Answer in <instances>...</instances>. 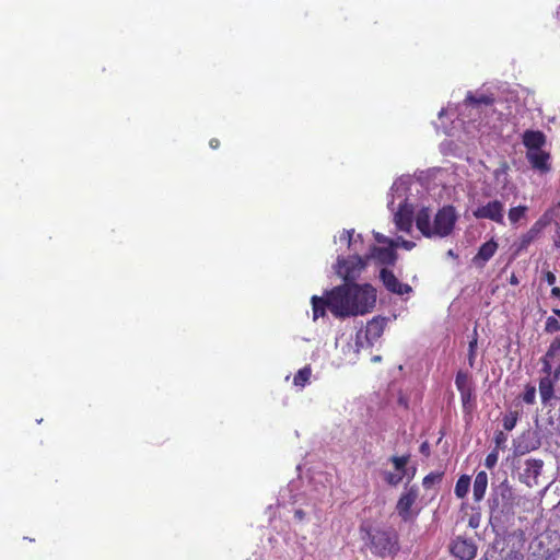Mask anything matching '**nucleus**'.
Wrapping results in <instances>:
<instances>
[{
    "instance_id": "nucleus-19",
    "label": "nucleus",
    "mask_w": 560,
    "mask_h": 560,
    "mask_svg": "<svg viewBox=\"0 0 560 560\" xmlns=\"http://www.w3.org/2000/svg\"><path fill=\"white\" fill-rule=\"evenodd\" d=\"M417 229L427 237H431V213L428 208H422L418 211L416 217Z\"/></svg>"
},
{
    "instance_id": "nucleus-11",
    "label": "nucleus",
    "mask_w": 560,
    "mask_h": 560,
    "mask_svg": "<svg viewBox=\"0 0 560 560\" xmlns=\"http://www.w3.org/2000/svg\"><path fill=\"white\" fill-rule=\"evenodd\" d=\"M332 296L334 289L327 292L326 298H319L314 295L312 298V307H313V319L316 320L319 317L325 316L326 308H328L335 317H340L341 315L336 313L332 306Z\"/></svg>"
},
{
    "instance_id": "nucleus-17",
    "label": "nucleus",
    "mask_w": 560,
    "mask_h": 560,
    "mask_svg": "<svg viewBox=\"0 0 560 560\" xmlns=\"http://www.w3.org/2000/svg\"><path fill=\"white\" fill-rule=\"evenodd\" d=\"M544 231L534 223L528 231L523 233L515 243L516 253L524 252L528 246L538 240Z\"/></svg>"
},
{
    "instance_id": "nucleus-47",
    "label": "nucleus",
    "mask_w": 560,
    "mask_h": 560,
    "mask_svg": "<svg viewBox=\"0 0 560 560\" xmlns=\"http://www.w3.org/2000/svg\"><path fill=\"white\" fill-rule=\"evenodd\" d=\"M209 145H210L211 149H218L220 147V140L217 139V138H212L209 141Z\"/></svg>"
},
{
    "instance_id": "nucleus-41",
    "label": "nucleus",
    "mask_w": 560,
    "mask_h": 560,
    "mask_svg": "<svg viewBox=\"0 0 560 560\" xmlns=\"http://www.w3.org/2000/svg\"><path fill=\"white\" fill-rule=\"evenodd\" d=\"M459 394H460V400H462L463 407L466 408L470 404V401L474 397V388L462 390V392H459Z\"/></svg>"
},
{
    "instance_id": "nucleus-44",
    "label": "nucleus",
    "mask_w": 560,
    "mask_h": 560,
    "mask_svg": "<svg viewBox=\"0 0 560 560\" xmlns=\"http://www.w3.org/2000/svg\"><path fill=\"white\" fill-rule=\"evenodd\" d=\"M544 279L549 285H553L556 283V275L550 270H544L542 271Z\"/></svg>"
},
{
    "instance_id": "nucleus-43",
    "label": "nucleus",
    "mask_w": 560,
    "mask_h": 560,
    "mask_svg": "<svg viewBox=\"0 0 560 560\" xmlns=\"http://www.w3.org/2000/svg\"><path fill=\"white\" fill-rule=\"evenodd\" d=\"M552 246L556 249H560V224H557L555 228V233L552 235Z\"/></svg>"
},
{
    "instance_id": "nucleus-49",
    "label": "nucleus",
    "mask_w": 560,
    "mask_h": 560,
    "mask_svg": "<svg viewBox=\"0 0 560 560\" xmlns=\"http://www.w3.org/2000/svg\"><path fill=\"white\" fill-rule=\"evenodd\" d=\"M509 282H510V284H512V285H517V284L520 283L518 278L516 277V275H515V273H512V275H511V277H510V279H509Z\"/></svg>"
},
{
    "instance_id": "nucleus-51",
    "label": "nucleus",
    "mask_w": 560,
    "mask_h": 560,
    "mask_svg": "<svg viewBox=\"0 0 560 560\" xmlns=\"http://www.w3.org/2000/svg\"><path fill=\"white\" fill-rule=\"evenodd\" d=\"M402 246H404L406 249H411V248L415 246V243L409 242V241H404V242H402Z\"/></svg>"
},
{
    "instance_id": "nucleus-48",
    "label": "nucleus",
    "mask_w": 560,
    "mask_h": 560,
    "mask_svg": "<svg viewBox=\"0 0 560 560\" xmlns=\"http://www.w3.org/2000/svg\"><path fill=\"white\" fill-rule=\"evenodd\" d=\"M550 294L552 298L560 299V288L559 287H552Z\"/></svg>"
},
{
    "instance_id": "nucleus-7",
    "label": "nucleus",
    "mask_w": 560,
    "mask_h": 560,
    "mask_svg": "<svg viewBox=\"0 0 560 560\" xmlns=\"http://www.w3.org/2000/svg\"><path fill=\"white\" fill-rule=\"evenodd\" d=\"M512 506V490L509 486L501 485L489 499L491 514L501 515Z\"/></svg>"
},
{
    "instance_id": "nucleus-55",
    "label": "nucleus",
    "mask_w": 560,
    "mask_h": 560,
    "mask_svg": "<svg viewBox=\"0 0 560 560\" xmlns=\"http://www.w3.org/2000/svg\"><path fill=\"white\" fill-rule=\"evenodd\" d=\"M380 360H381V358H380V357H375V358H374V361H380Z\"/></svg>"
},
{
    "instance_id": "nucleus-12",
    "label": "nucleus",
    "mask_w": 560,
    "mask_h": 560,
    "mask_svg": "<svg viewBox=\"0 0 560 560\" xmlns=\"http://www.w3.org/2000/svg\"><path fill=\"white\" fill-rule=\"evenodd\" d=\"M560 378V364L553 370L552 376H542L539 380V395L541 402L547 405L555 396V384Z\"/></svg>"
},
{
    "instance_id": "nucleus-54",
    "label": "nucleus",
    "mask_w": 560,
    "mask_h": 560,
    "mask_svg": "<svg viewBox=\"0 0 560 560\" xmlns=\"http://www.w3.org/2000/svg\"><path fill=\"white\" fill-rule=\"evenodd\" d=\"M469 525L472 526V527L477 526V525H475V521H472V520L469 521Z\"/></svg>"
},
{
    "instance_id": "nucleus-16",
    "label": "nucleus",
    "mask_w": 560,
    "mask_h": 560,
    "mask_svg": "<svg viewBox=\"0 0 560 560\" xmlns=\"http://www.w3.org/2000/svg\"><path fill=\"white\" fill-rule=\"evenodd\" d=\"M542 231L550 224H560V202L550 206L535 222Z\"/></svg>"
},
{
    "instance_id": "nucleus-42",
    "label": "nucleus",
    "mask_w": 560,
    "mask_h": 560,
    "mask_svg": "<svg viewBox=\"0 0 560 560\" xmlns=\"http://www.w3.org/2000/svg\"><path fill=\"white\" fill-rule=\"evenodd\" d=\"M509 171V165L506 162L501 163V165L494 170L493 175L497 179L500 178V176H506Z\"/></svg>"
},
{
    "instance_id": "nucleus-13",
    "label": "nucleus",
    "mask_w": 560,
    "mask_h": 560,
    "mask_svg": "<svg viewBox=\"0 0 560 560\" xmlns=\"http://www.w3.org/2000/svg\"><path fill=\"white\" fill-rule=\"evenodd\" d=\"M395 246L388 245V247L372 246L370 254L365 259L373 258L381 265L393 266L396 262L397 254L394 249Z\"/></svg>"
},
{
    "instance_id": "nucleus-39",
    "label": "nucleus",
    "mask_w": 560,
    "mask_h": 560,
    "mask_svg": "<svg viewBox=\"0 0 560 560\" xmlns=\"http://www.w3.org/2000/svg\"><path fill=\"white\" fill-rule=\"evenodd\" d=\"M498 459H499V452L497 450H492L487 456H486V459H485V466L488 468V469H492L497 463H498Z\"/></svg>"
},
{
    "instance_id": "nucleus-27",
    "label": "nucleus",
    "mask_w": 560,
    "mask_h": 560,
    "mask_svg": "<svg viewBox=\"0 0 560 560\" xmlns=\"http://www.w3.org/2000/svg\"><path fill=\"white\" fill-rule=\"evenodd\" d=\"M465 103L466 104H469V105H472V106H479V105H487V106H491L494 104V97L490 96V95H479V96H476L474 95L472 93H468L466 98H465Z\"/></svg>"
},
{
    "instance_id": "nucleus-32",
    "label": "nucleus",
    "mask_w": 560,
    "mask_h": 560,
    "mask_svg": "<svg viewBox=\"0 0 560 560\" xmlns=\"http://www.w3.org/2000/svg\"><path fill=\"white\" fill-rule=\"evenodd\" d=\"M477 343H478V334H477V330L475 329L472 338L468 345V364L470 368H474V365H475Z\"/></svg>"
},
{
    "instance_id": "nucleus-40",
    "label": "nucleus",
    "mask_w": 560,
    "mask_h": 560,
    "mask_svg": "<svg viewBox=\"0 0 560 560\" xmlns=\"http://www.w3.org/2000/svg\"><path fill=\"white\" fill-rule=\"evenodd\" d=\"M540 362L542 365L541 372L545 374V376H552L553 375L552 361L542 357L540 359Z\"/></svg>"
},
{
    "instance_id": "nucleus-4",
    "label": "nucleus",
    "mask_w": 560,
    "mask_h": 560,
    "mask_svg": "<svg viewBox=\"0 0 560 560\" xmlns=\"http://www.w3.org/2000/svg\"><path fill=\"white\" fill-rule=\"evenodd\" d=\"M457 220L456 211L453 206H444L440 209L433 220L431 237L439 236L445 237L448 236L455 226Z\"/></svg>"
},
{
    "instance_id": "nucleus-22",
    "label": "nucleus",
    "mask_w": 560,
    "mask_h": 560,
    "mask_svg": "<svg viewBox=\"0 0 560 560\" xmlns=\"http://www.w3.org/2000/svg\"><path fill=\"white\" fill-rule=\"evenodd\" d=\"M485 560H524V555L518 550H509L502 555L492 549L486 552Z\"/></svg>"
},
{
    "instance_id": "nucleus-30",
    "label": "nucleus",
    "mask_w": 560,
    "mask_h": 560,
    "mask_svg": "<svg viewBox=\"0 0 560 560\" xmlns=\"http://www.w3.org/2000/svg\"><path fill=\"white\" fill-rule=\"evenodd\" d=\"M409 459H410V455L392 456L389 458V462L393 464V466L397 472L402 474L405 476L406 467L409 463Z\"/></svg>"
},
{
    "instance_id": "nucleus-1",
    "label": "nucleus",
    "mask_w": 560,
    "mask_h": 560,
    "mask_svg": "<svg viewBox=\"0 0 560 560\" xmlns=\"http://www.w3.org/2000/svg\"><path fill=\"white\" fill-rule=\"evenodd\" d=\"M376 303V290L369 283H343L334 288L332 306L341 318L364 315Z\"/></svg>"
},
{
    "instance_id": "nucleus-23",
    "label": "nucleus",
    "mask_w": 560,
    "mask_h": 560,
    "mask_svg": "<svg viewBox=\"0 0 560 560\" xmlns=\"http://www.w3.org/2000/svg\"><path fill=\"white\" fill-rule=\"evenodd\" d=\"M385 323L383 319L373 318L366 325L365 335L366 338L372 341L380 338L384 331Z\"/></svg>"
},
{
    "instance_id": "nucleus-21",
    "label": "nucleus",
    "mask_w": 560,
    "mask_h": 560,
    "mask_svg": "<svg viewBox=\"0 0 560 560\" xmlns=\"http://www.w3.org/2000/svg\"><path fill=\"white\" fill-rule=\"evenodd\" d=\"M395 223L401 231L408 232L412 224V211L407 208H400L395 213Z\"/></svg>"
},
{
    "instance_id": "nucleus-37",
    "label": "nucleus",
    "mask_w": 560,
    "mask_h": 560,
    "mask_svg": "<svg viewBox=\"0 0 560 560\" xmlns=\"http://www.w3.org/2000/svg\"><path fill=\"white\" fill-rule=\"evenodd\" d=\"M404 478L402 474L387 471L384 474V480L392 487L398 486Z\"/></svg>"
},
{
    "instance_id": "nucleus-46",
    "label": "nucleus",
    "mask_w": 560,
    "mask_h": 560,
    "mask_svg": "<svg viewBox=\"0 0 560 560\" xmlns=\"http://www.w3.org/2000/svg\"><path fill=\"white\" fill-rule=\"evenodd\" d=\"M375 240H376L378 243H386V244H388V245L395 246V243H394L392 240H389V238H387V237H385V236L381 235L380 233H377V234L375 235Z\"/></svg>"
},
{
    "instance_id": "nucleus-10",
    "label": "nucleus",
    "mask_w": 560,
    "mask_h": 560,
    "mask_svg": "<svg viewBox=\"0 0 560 560\" xmlns=\"http://www.w3.org/2000/svg\"><path fill=\"white\" fill-rule=\"evenodd\" d=\"M544 462L538 458H529L525 460V467L520 476V480L528 487L537 485V478L541 474Z\"/></svg>"
},
{
    "instance_id": "nucleus-2",
    "label": "nucleus",
    "mask_w": 560,
    "mask_h": 560,
    "mask_svg": "<svg viewBox=\"0 0 560 560\" xmlns=\"http://www.w3.org/2000/svg\"><path fill=\"white\" fill-rule=\"evenodd\" d=\"M361 533H365L369 540L371 552L382 559L394 558L400 551L399 535L393 527H363Z\"/></svg>"
},
{
    "instance_id": "nucleus-20",
    "label": "nucleus",
    "mask_w": 560,
    "mask_h": 560,
    "mask_svg": "<svg viewBox=\"0 0 560 560\" xmlns=\"http://www.w3.org/2000/svg\"><path fill=\"white\" fill-rule=\"evenodd\" d=\"M487 487H488L487 472L483 470L477 472L475 480H474V486H472V494H474V500L476 502H479L483 499L486 491H487Z\"/></svg>"
},
{
    "instance_id": "nucleus-9",
    "label": "nucleus",
    "mask_w": 560,
    "mask_h": 560,
    "mask_svg": "<svg viewBox=\"0 0 560 560\" xmlns=\"http://www.w3.org/2000/svg\"><path fill=\"white\" fill-rule=\"evenodd\" d=\"M380 279L382 280L386 290L392 293L404 295L412 291V288L409 284L401 283L394 275V272L387 268L381 269Z\"/></svg>"
},
{
    "instance_id": "nucleus-50",
    "label": "nucleus",
    "mask_w": 560,
    "mask_h": 560,
    "mask_svg": "<svg viewBox=\"0 0 560 560\" xmlns=\"http://www.w3.org/2000/svg\"><path fill=\"white\" fill-rule=\"evenodd\" d=\"M345 238L348 241V243H351V238L353 235V231H343Z\"/></svg>"
},
{
    "instance_id": "nucleus-14",
    "label": "nucleus",
    "mask_w": 560,
    "mask_h": 560,
    "mask_svg": "<svg viewBox=\"0 0 560 560\" xmlns=\"http://www.w3.org/2000/svg\"><path fill=\"white\" fill-rule=\"evenodd\" d=\"M526 159L532 168L539 171L542 174L548 173L551 170V165L549 163L550 154L544 150L527 151Z\"/></svg>"
},
{
    "instance_id": "nucleus-34",
    "label": "nucleus",
    "mask_w": 560,
    "mask_h": 560,
    "mask_svg": "<svg viewBox=\"0 0 560 560\" xmlns=\"http://www.w3.org/2000/svg\"><path fill=\"white\" fill-rule=\"evenodd\" d=\"M517 420H518L517 411H509L503 417V420H502V424H503L504 430L512 431L515 428V425L517 423Z\"/></svg>"
},
{
    "instance_id": "nucleus-25",
    "label": "nucleus",
    "mask_w": 560,
    "mask_h": 560,
    "mask_svg": "<svg viewBox=\"0 0 560 560\" xmlns=\"http://www.w3.org/2000/svg\"><path fill=\"white\" fill-rule=\"evenodd\" d=\"M470 477L468 475H462L456 485H455V495L458 498V499H464L467 494H468V491H469V488H470Z\"/></svg>"
},
{
    "instance_id": "nucleus-8",
    "label": "nucleus",
    "mask_w": 560,
    "mask_h": 560,
    "mask_svg": "<svg viewBox=\"0 0 560 560\" xmlns=\"http://www.w3.org/2000/svg\"><path fill=\"white\" fill-rule=\"evenodd\" d=\"M504 205L500 200L489 201L472 211L476 219H488L498 224L504 223Z\"/></svg>"
},
{
    "instance_id": "nucleus-6",
    "label": "nucleus",
    "mask_w": 560,
    "mask_h": 560,
    "mask_svg": "<svg viewBox=\"0 0 560 560\" xmlns=\"http://www.w3.org/2000/svg\"><path fill=\"white\" fill-rule=\"evenodd\" d=\"M478 547L472 538L457 536L450 545L452 556L459 560H472L477 556Z\"/></svg>"
},
{
    "instance_id": "nucleus-5",
    "label": "nucleus",
    "mask_w": 560,
    "mask_h": 560,
    "mask_svg": "<svg viewBox=\"0 0 560 560\" xmlns=\"http://www.w3.org/2000/svg\"><path fill=\"white\" fill-rule=\"evenodd\" d=\"M418 497L419 489L416 485L406 488L405 492L399 497L396 504V511L404 522H410L413 520L415 516L411 512V506L416 503Z\"/></svg>"
},
{
    "instance_id": "nucleus-26",
    "label": "nucleus",
    "mask_w": 560,
    "mask_h": 560,
    "mask_svg": "<svg viewBox=\"0 0 560 560\" xmlns=\"http://www.w3.org/2000/svg\"><path fill=\"white\" fill-rule=\"evenodd\" d=\"M539 442H527V441H518L514 443L513 453L515 456H523L536 448H538Z\"/></svg>"
},
{
    "instance_id": "nucleus-28",
    "label": "nucleus",
    "mask_w": 560,
    "mask_h": 560,
    "mask_svg": "<svg viewBox=\"0 0 560 560\" xmlns=\"http://www.w3.org/2000/svg\"><path fill=\"white\" fill-rule=\"evenodd\" d=\"M312 376V369L310 365H306L300 369L294 375L293 383L295 386L304 387Z\"/></svg>"
},
{
    "instance_id": "nucleus-53",
    "label": "nucleus",
    "mask_w": 560,
    "mask_h": 560,
    "mask_svg": "<svg viewBox=\"0 0 560 560\" xmlns=\"http://www.w3.org/2000/svg\"><path fill=\"white\" fill-rule=\"evenodd\" d=\"M295 515H296L299 518H302V516H303V512H302V511H296V512H295Z\"/></svg>"
},
{
    "instance_id": "nucleus-31",
    "label": "nucleus",
    "mask_w": 560,
    "mask_h": 560,
    "mask_svg": "<svg viewBox=\"0 0 560 560\" xmlns=\"http://www.w3.org/2000/svg\"><path fill=\"white\" fill-rule=\"evenodd\" d=\"M560 357V336H557L550 342L544 358H547L551 361Z\"/></svg>"
},
{
    "instance_id": "nucleus-52",
    "label": "nucleus",
    "mask_w": 560,
    "mask_h": 560,
    "mask_svg": "<svg viewBox=\"0 0 560 560\" xmlns=\"http://www.w3.org/2000/svg\"><path fill=\"white\" fill-rule=\"evenodd\" d=\"M552 313L558 317L560 318V308H552Z\"/></svg>"
},
{
    "instance_id": "nucleus-38",
    "label": "nucleus",
    "mask_w": 560,
    "mask_h": 560,
    "mask_svg": "<svg viewBox=\"0 0 560 560\" xmlns=\"http://www.w3.org/2000/svg\"><path fill=\"white\" fill-rule=\"evenodd\" d=\"M535 398H536V388L532 385H527L523 393V401L528 405H532L535 402Z\"/></svg>"
},
{
    "instance_id": "nucleus-24",
    "label": "nucleus",
    "mask_w": 560,
    "mask_h": 560,
    "mask_svg": "<svg viewBox=\"0 0 560 560\" xmlns=\"http://www.w3.org/2000/svg\"><path fill=\"white\" fill-rule=\"evenodd\" d=\"M527 212L528 207L525 205H520L517 207L510 208L508 213L510 223L516 225L521 220L526 218Z\"/></svg>"
},
{
    "instance_id": "nucleus-29",
    "label": "nucleus",
    "mask_w": 560,
    "mask_h": 560,
    "mask_svg": "<svg viewBox=\"0 0 560 560\" xmlns=\"http://www.w3.org/2000/svg\"><path fill=\"white\" fill-rule=\"evenodd\" d=\"M455 385L458 392L466 390L472 387V382L467 372L458 371L455 377Z\"/></svg>"
},
{
    "instance_id": "nucleus-35",
    "label": "nucleus",
    "mask_w": 560,
    "mask_h": 560,
    "mask_svg": "<svg viewBox=\"0 0 560 560\" xmlns=\"http://www.w3.org/2000/svg\"><path fill=\"white\" fill-rule=\"evenodd\" d=\"M560 330V320L555 316H549L546 319L544 331L546 334H553Z\"/></svg>"
},
{
    "instance_id": "nucleus-33",
    "label": "nucleus",
    "mask_w": 560,
    "mask_h": 560,
    "mask_svg": "<svg viewBox=\"0 0 560 560\" xmlns=\"http://www.w3.org/2000/svg\"><path fill=\"white\" fill-rule=\"evenodd\" d=\"M442 478L443 472L432 471L423 478L422 486L424 489H431L435 483H440Z\"/></svg>"
},
{
    "instance_id": "nucleus-3",
    "label": "nucleus",
    "mask_w": 560,
    "mask_h": 560,
    "mask_svg": "<svg viewBox=\"0 0 560 560\" xmlns=\"http://www.w3.org/2000/svg\"><path fill=\"white\" fill-rule=\"evenodd\" d=\"M366 264V259L359 255L349 256L348 258H338L337 273L345 280V283H355L354 281L365 269Z\"/></svg>"
},
{
    "instance_id": "nucleus-36",
    "label": "nucleus",
    "mask_w": 560,
    "mask_h": 560,
    "mask_svg": "<svg viewBox=\"0 0 560 560\" xmlns=\"http://www.w3.org/2000/svg\"><path fill=\"white\" fill-rule=\"evenodd\" d=\"M494 448L493 450H497L498 452L501 450V451H504L506 448V442H508V434L504 433L503 431H497L494 433Z\"/></svg>"
},
{
    "instance_id": "nucleus-18",
    "label": "nucleus",
    "mask_w": 560,
    "mask_h": 560,
    "mask_svg": "<svg viewBox=\"0 0 560 560\" xmlns=\"http://www.w3.org/2000/svg\"><path fill=\"white\" fill-rule=\"evenodd\" d=\"M498 249V243L494 240H490L483 243L478 253L472 258L474 264L483 266L488 260H490Z\"/></svg>"
},
{
    "instance_id": "nucleus-45",
    "label": "nucleus",
    "mask_w": 560,
    "mask_h": 560,
    "mask_svg": "<svg viewBox=\"0 0 560 560\" xmlns=\"http://www.w3.org/2000/svg\"><path fill=\"white\" fill-rule=\"evenodd\" d=\"M419 452L425 457H429L431 455L430 444L428 441L421 443Z\"/></svg>"
},
{
    "instance_id": "nucleus-15",
    "label": "nucleus",
    "mask_w": 560,
    "mask_h": 560,
    "mask_svg": "<svg viewBox=\"0 0 560 560\" xmlns=\"http://www.w3.org/2000/svg\"><path fill=\"white\" fill-rule=\"evenodd\" d=\"M522 139L527 151L541 150L546 144V136L540 130H526Z\"/></svg>"
}]
</instances>
